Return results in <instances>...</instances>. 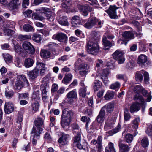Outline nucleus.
<instances>
[{
    "label": "nucleus",
    "mask_w": 152,
    "mask_h": 152,
    "mask_svg": "<svg viewBox=\"0 0 152 152\" xmlns=\"http://www.w3.org/2000/svg\"><path fill=\"white\" fill-rule=\"evenodd\" d=\"M119 147L120 152H128L129 151L130 148L127 145L119 143Z\"/></svg>",
    "instance_id": "nucleus-28"
},
{
    "label": "nucleus",
    "mask_w": 152,
    "mask_h": 152,
    "mask_svg": "<svg viewBox=\"0 0 152 152\" xmlns=\"http://www.w3.org/2000/svg\"><path fill=\"white\" fill-rule=\"evenodd\" d=\"M15 86V89L20 91L23 87V84L21 80H18L16 82Z\"/></svg>",
    "instance_id": "nucleus-42"
},
{
    "label": "nucleus",
    "mask_w": 152,
    "mask_h": 152,
    "mask_svg": "<svg viewBox=\"0 0 152 152\" xmlns=\"http://www.w3.org/2000/svg\"><path fill=\"white\" fill-rule=\"evenodd\" d=\"M52 38L59 41L62 42L63 40L66 39V36L64 34L60 33L53 35L52 37Z\"/></svg>",
    "instance_id": "nucleus-19"
},
{
    "label": "nucleus",
    "mask_w": 152,
    "mask_h": 152,
    "mask_svg": "<svg viewBox=\"0 0 152 152\" xmlns=\"http://www.w3.org/2000/svg\"><path fill=\"white\" fill-rule=\"evenodd\" d=\"M120 84L119 83L116 82L112 84L110 87V88L112 89H118L120 88Z\"/></svg>",
    "instance_id": "nucleus-54"
},
{
    "label": "nucleus",
    "mask_w": 152,
    "mask_h": 152,
    "mask_svg": "<svg viewBox=\"0 0 152 152\" xmlns=\"http://www.w3.org/2000/svg\"><path fill=\"white\" fill-rule=\"evenodd\" d=\"M20 4L19 0H12L9 4V9L10 10L17 9L20 6Z\"/></svg>",
    "instance_id": "nucleus-12"
},
{
    "label": "nucleus",
    "mask_w": 152,
    "mask_h": 152,
    "mask_svg": "<svg viewBox=\"0 0 152 152\" xmlns=\"http://www.w3.org/2000/svg\"><path fill=\"white\" fill-rule=\"evenodd\" d=\"M32 18L33 19L35 20L40 21L43 20L45 19L43 16L37 13H34L32 14Z\"/></svg>",
    "instance_id": "nucleus-41"
},
{
    "label": "nucleus",
    "mask_w": 152,
    "mask_h": 152,
    "mask_svg": "<svg viewBox=\"0 0 152 152\" xmlns=\"http://www.w3.org/2000/svg\"><path fill=\"white\" fill-rule=\"evenodd\" d=\"M36 12L39 11L40 13H43L45 15L47 19L50 22H53L54 20V15L50 11L49 9L42 7L35 10Z\"/></svg>",
    "instance_id": "nucleus-4"
},
{
    "label": "nucleus",
    "mask_w": 152,
    "mask_h": 152,
    "mask_svg": "<svg viewBox=\"0 0 152 152\" xmlns=\"http://www.w3.org/2000/svg\"><path fill=\"white\" fill-rule=\"evenodd\" d=\"M123 37L128 41L133 39L134 37V34L130 31H125L122 34Z\"/></svg>",
    "instance_id": "nucleus-23"
},
{
    "label": "nucleus",
    "mask_w": 152,
    "mask_h": 152,
    "mask_svg": "<svg viewBox=\"0 0 152 152\" xmlns=\"http://www.w3.org/2000/svg\"><path fill=\"white\" fill-rule=\"evenodd\" d=\"M72 78V75L71 74H68L65 75L62 80V82L65 84H67L69 83Z\"/></svg>",
    "instance_id": "nucleus-31"
},
{
    "label": "nucleus",
    "mask_w": 152,
    "mask_h": 152,
    "mask_svg": "<svg viewBox=\"0 0 152 152\" xmlns=\"http://www.w3.org/2000/svg\"><path fill=\"white\" fill-rule=\"evenodd\" d=\"M118 8L115 6L110 5L108 10L106 11L108 14L111 18L115 19L117 16L116 15V10Z\"/></svg>",
    "instance_id": "nucleus-11"
},
{
    "label": "nucleus",
    "mask_w": 152,
    "mask_h": 152,
    "mask_svg": "<svg viewBox=\"0 0 152 152\" xmlns=\"http://www.w3.org/2000/svg\"><path fill=\"white\" fill-rule=\"evenodd\" d=\"M143 72H137L136 73L135 76V79L137 82H141L143 80L142 74Z\"/></svg>",
    "instance_id": "nucleus-35"
},
{
    "label": "nucleus",
    "mask_w": 152,
    "mask_h": 152,
    "mask_svg": "<svg viewBox=\"0 0 152 152\" xmlns=\"http://www.w3.org/2000/svg\"><path fill=\"white\" fill-rule=\"evenodd\" d=\"M23 30L26 32H32L34 31L33 27L30 25L26 24L23 26Z\"/></svg>",
    "instance_id": "nucleus-37"
},
{
    "label": "nucleus",
    "mask_w": 152,
    "mask_h": 152,
    "mask_svg": "<svg viewBox=\"0 0 152 152\" xmlns=\"http://www.w3.org/2000/svg\"><path fill=\"white\" fill-rule=\"evenodd\" d=\"M39 100L35 99V94H34L32 97V103L31 105L32 112L33 114L38 110L39 106Z\"/></svg>",
    "instance_id": "nucleus-13"
},
{
    "label": "nucleus",
    "mask_w": 152,
    "mask_h": 152,
    "mask_svg": "<svg viewBox=\"0 0 152 152\" xmlns=\"http://www.w3.org/2000/svg\"><path fill=\"white\" fill-rule=\"evenodd\" d=\"M67 98L70 99H76L77 97V94L75 90H74L69 92L67 94Z\"/></svg>",
    "instance_id": "nucleus-32"
},
{
    "label": "nucleus",
    "mask_w": 152,
    "mask_h": 152,
    "mask_svg": "<svg viewBox=\"0 0 152 152\" xmlns=\"http://www.w3.org/2000/svg\"><path fill=\"white\" fill-rule=\"evenodd\" d=\"M81 140V135L80 133L77 134V135L74 138L73 144H75L78 142H80Z\"/></svg>",
    "instance_id": "nucleus-58"
},
{
    "label": "nucleus",
    "mask_w": 152,
    "mask_h": 152,
    "mask_svg": "<svg viewBox=\"0 0 152 152\" xmlns=\"http://www.w3.org/2000/svg\"><path fill=\"white\" fill-rule=\"evenodd\" d=\"M14 50L15 52L18 54H20L22 51V48L19 45H15L14 46Z\"/></svg>",
    "instance_id": "nucleus-64"
},
{
    "label": "nucleus",
    "mask_w": 152,
    "mask_h": 152,
    "mask_svg": "<svg viewBox=\"0 0 152 152\" xmlns=\"http://www.w3.org/2000/svg\"><path fill=\"white\" fill-rule=\"evenodd\" d=\"M112 55L114 59L118 60L119 64H122L124 62L125 58L124 54L122 51L118 50L113 53Z\"/></svg>",
    "instance_id": "nucleus-6"
},
{
    "label": "nucleus",
    "mask_w": 152,
    "mask_h": 152,
    "mask_svg": "<svg viewBox=\"0 0 152 152\" xmlns=\"http://www.w3.org/2000/svg\"><path fill=\"white\" fill-rule=\"evenodd\" d=\"M81 121L83 122H86V127L87 129L88 123L90 121V119L89 117L86 116H82L81 118Z\"/></svg>",
    "instance_id": "nucleus-57"
},
{
    "label": "nucleus",
    "mask_w": 152,
    "mask_h": 152,
    "mask_svg": "<svg viewBox=\"0 0 152 152\" xmlns=\"http://www.w3.org/2000/svg\"><path fill=\"white\" fill-rule=\"evenodd\" d=\"M40 56L41 57L45 59H47L50 58L51 59L56 55V51H53L51 52L47 49H42L41 50Z\"/></svg>",
    "instance_id": "nucleus-7"
},
{
    "label": "nucleus",
    "mask_w": 152,
    "mask_h": 152,
    "mask_svg": "<svg viewBox=\"0 0 152 152\" xmlns=\"http://www.w3.org/2000/svg\"><path fill=\"white\" fill-rule=\"evenodd\" d=\"M141 145L144 148H146L148 147L149 144V141L146 137L143 138L141 140Z\"/></svg>",
    "instance_id": "nucleus-40"
},
{
    "label": "nucleus",
    "mask_w": 152,
    "mask_h": 152,
    "mask_svg": "<svg viewBox=\"0 0 152 152\" xmlns=\"http://www.w3.org/2000/svg\"><path fill=\"white\" fill-rule=\"evenodd\" d=\"M108 148H106L105 152H115L113 143L110 142L108 144Z\"/></svg>",
    "instance_id": "nucleus-46"
},
{
    "label": "nucleus",
    "mask_w": 152,
    "mask_h": 152,
    "mask_svg": "<svg viewBox=\"0 0 152 152\" xmlns=\"http://www.w3.org/2000/svg\"><path fill=\"white\" fill-rule=\"evenodd\" d=\"M102 42L104 45V49L105 50L108 49L112 46L114 45V43H111L107 40V38L105 36H103Z\"/></svg>",
    "instance_id": "nucleus-17"
},
{
    "label": "nucleus",
    "mask_w": 152,
    "mask_h": 152,
    "mask_svg": "<svg viewBox=\"0 0 152 152\" xmlns=\"http://www.w3.org/2000/svg\"><path fill=\"white\" fill-rule=\"evenodd\" d=\"M4 110L6 113L10 114L12 113L14 110L13 103L11 102H6L4 106Z\"/></svg>",
    "instance_id": "nucleus-14"
},
{
    "label": "nucleus",
    "mask_w": 152,
    "mask_h": 152,
    "mask_svg": "<svg viewBox=\"0 0 152 152\" xmlns=\"http://www.w3.org/2000/svg\"><path fill=\"white\" fill-rule=\"evenodd\" d=\"M34 63L32 59L28 58L25 60L24 62V66L26 68H29L32 66Z\"/></svg>",
    "instance_id": "nucleus-36"
},
{
    "label": "nucleus",
    "mask_w": 152,
    "mask_h": 152,
    "mask_svg": "<svg viewBox=\"0 0 152 152\" xmlns=\"http://www.w3.org/2000/svg\"><path fill=\"white\" fill-rule=\"evenodd\" d=\"M59 23L62 25L68 26V23L67 21V18L66 16H63L60 18L58 20Z\"/></svg>",
    "instance_id": "nucleus-33"
},
{
    "label": "nucleus",
    "mask_w": 152,
    "mask_h": 152,
    "mask_svg": "<svg viewBox=\"0 0 152 152\" xmlns=\"http://www.w3.org/2000/svg\"><path fill=\"white\" fill-rule=\"evenodd\" d=\"M140 105L137 102L133 103L130 106V111L132 113H134L135 112L138 111L140 110Z\"/></svg>",
    "instance_id": "nucleus-22"
},
{
    "label": "nucleus",
    "mask_w": 152,
    "mask_h": 152,
    "mask_svg": "<svg viewBox=\"0 0 152 152\" xmlns=\"http://www.w3.org/2000/svg\"><path fill=\"white\" fill-rule=\"evenodd\" d=\"M24 50L27 53L33 54L35 52V49L32 44L29 42H25L22 44Z\"/></svg>",
    "instance_id": "nucleus-9"
},
{
    "label": "nucleus",
    "mask_w": 152,
    "mask_h": 152,
    "mask_svg": "<svg viewBox=\"0 0 152 152\" xmlns=\"http://www.w3.org/2000/svg\"><path fill=\"white\" fill-rule=\"evenodd\" d=\"M97 124L94 122H93L90 126V128L89 129H87L88 132L89 133L93 132L97 128Z\"/></svg>",
    "instance_id": "nucleus-47"
},
{
    "label": "nucleus",
    "mask_w": 152,
    "mask_h": 152,
    "mask_svg": "<svg viewBox=\"0 0 152 152\" xmlns=\"http://www.w3.org/2000/svg\"><path fill=\"white\" fill-rule=\"evenodd\" d=\"M102 85V83L98 80H96L94 82L93 87L95 91L99 89Z\"/></svg>",
    "instance_id": "nucleus-43"
},
{
    "label": "nucleus",
    "mask_w": 152,
    "mask_h": 152,
    "mask_svg": "<svg viewBox=\"0 0 152 152\" xmlns=\"http://www.w3.org/2000/svg\"><path fill=\"white\" fill-rule=\"evenodd\" d=\"M92 10V8L90 6L83 7L81 10L82 14L83 16H86L88 15L89 12L91 11Z\"/></svg>",
    "instance_id": "nucleus-27"
},
{
    "label": "nucleus",
    "mask_w": 152,
    "mask_h": 152,
    "mask_svg": "<svg viewBox=\"0 0 152 152\" xmlns=\"http://www.w3.org/2000/svg\"><path fill=\"white\" fill-rule=\"evenodd\" d=\"M114 96V93L113 91H108L104 96V97L106 100H107L113 99Z\"/></svg>",
    "instance_id": "nucleus-44"
},
{
    "label": "nucleus",
    "mask_w": 152,
    "mask_h": 152,
    "mask_svg": "<svg viewBox=\"0 0 152 152\" xmlns=\"http://www.w3.org/2000/svg\"><path fill=\"white\" fill-rule=\"evenodd\" d=\"M69 139V135L63 133L58 140V142L62 145H66L68 144Z\"/></svg>",
    "instance_id": "nucleus-15"
},
{
    "label": "nucleus",
    "mask_w": 152,
    "mask_h": 152,
    "mask_svg": "<svg viewBox=\"0 0 152 152\" xmlns=\"http://www.w3.org/2000/svg\"><path fill=\"white\" fill-rule=\"evenodd\" d=\"M5 94L6 98H10L13 96L14 92L12 90H6L5 91Z\"/></svg>",
    "instance_id": "nucleus-55"
},
{
    "label": "nucleus",
    "mask_w": 152,
    "mask_h": 152,
    "mask_svg": "<svg viewBox=\"0 0 152 152\" xmlns=\"http://www.w3.org/2000/svg\"><path fill=\"white\" fill-rule=\"evenodd\" d=\"M72 22L76 25L80 24V18L78 16H74L72 18Z\"/></svg>",
    "instance_id": "nucleus-53"
},
{
    "label": "nucleus",
    "mask_w": 152,
    "mask_h": 152,
    "mask_svg": "<svg viewBox=\"0 0 152 152\" xmlns=\"http://www.w3.org/2000/svg\"><path fill=\"white\" fill-rule=\"evenodd\" d=\"M32 39L34 41L38 43L41 41L42 37L41 35L39 34L34 33L32 37Z\"/></svg>",
    "instance_id": "nucleus-45"
},
{
    "label": "nucleus",
    "mask_w": 152,
    "mask_h": 152,
    "mask_svg": "<svg viewBox=\"0 0 152 152\" xmlns=\"http://www.w3.org/2000/svg\"><path fill=\"white\" fill-rule=\"evenodd\" d=\"M116 120V117L112 115H110L106 118L104 127L105 130H107L112 128L115 123Z\"/></svg>",
    "instance_id": "nucleus-5"
},
{
    "label": "nucleus",
    "mask_w": 152,
    "mask_h": 152,
    "mask_svg": "<svg viewBox=\"0 0 152 152\" xmlns=\"http://www.w3.org/2000/svg\"><path fill=\"white\" fill-rule=\"evenodd\" d=\"M4 59L6 63H11L12 61V56L8 53H4L3 54Z\"/></svg>",
    "instance_id": "nucleus-34"
},
{
    "label": "nucleus",
    "mask_w": 152,
    "mask_h": 152,
    "mask_svg": "<svg viewBox=\"0 0 152 152\" xmlns=\"http://www.w3.org/2000/svg\"><path fill=\"white\" fill-rule=\"evenodd\" d=\"M39 71L37 69H35L29 72L28 75L30 79L32 80L36 78L39 75Z\"/></svg>",
    "instance_id": "nucleus-20"
},
{
    "label": "nucleus",
    "mask_w": 152,
    "mask_h": 152,
    "mask_svg": "<svg viewBox=\"0 0 152 152\" xmlns=\"http://www.w3.org/2000/svg\"><path fill=\"white\" fill-rule=\"evenodd\" d=\"M73 115L72 111L67 109H64L61 118V124L62 127L65 130L69 128V126L71 121V118Z\"/></svg>",
    "instance_id": "nucleus-1"
},
{
    "label": "nucleus",
    "mask_w": 152,
    "mask_h": 152,
    "mask_svg": "<svg viewBox=\"0 0 152 152\" xmlns=\"http://www.w3.org/2000/svg\"><path fill=\"white\" fill-rule=\"evenodd\" d=\"M79 68L80 70H88L89 69V66L87 64H80Z\"/></svg>",
    "instance_id": "nucleus-61"
},
{
    "label": "nucleus",
    "mask_w": 152,
    "mask_h": 152,
    "mask_svg": "<svg viewBox=\"0 0 152 152\" xmlns=\"http://www.w3.org/2000/svg\"><path fill=\"white\" fill-rule=\"evenodd\" d=\"M144 78V81L146 83H147L149 80V75L148 73L146 72H144L143 74Z\"/></svg>",
    "instance_id": "nucleus-63"
},
{
    "label": "nucleus",
    "mask_w": 152,
    "mask_h": 152,
    "mask_svg": "<svg viewBox=\"0 0 152 152\" xmlns=\"http://www.w3.org/2000/svg\"><path fill=\"white\" fill-rule=\"evenodd\" d=\"M134 91L136 93L135 96V99L139 100L141 104H143L144 102V100L141 94L144 95V93H147V91L144 90L140 86L138 85L135 86Z\"/></svg>",
    "instance_id": "nucleus-3"
},
{
    "label": "nucleus",
    "mask_w": 152,
    "mask_h": 152,
    "mask_svg": "<svg viewBox=\"0 0 152 152\" xmlns=\"http://www.w3.org/2000/svg\"><path fill=\"white\" fill-rule=\"evenodd\" d=\"M146 133L149 136H152V123L151 124L146 131Z\"/></svg>",
    "instance_id": "nucleus-62"
},
{
    "label": "nucleus",
    "mask_w": 152,
    "mask_h": 152,
    "mask_svg": "<svg viewBox=\"0 0 152 152\" xmlns=\"http://www.w3.org/2000/svg\"><path fill=\"white\" fill-rule=\"evenodd\" d=\"M103 65V62L101 59H98L96 62V64L95 69L97 73H99L101 70V67Z\"/></svg>",
    "instance_id": "nucleus-26"
},
{
    "label": "nucleus",
    "mask_w": 152,
    "mask_h": 152,
    "mask_svg": "<svg viewBox=\"0 0 152 152\" xmlns=\"http://www.w3.org/2000/svg\"><path fill=\"white\" fill-rule=\"evenodd\" d=\"M147 57L144 55H141L138 57V63L141 65H144L147 59Z\"/></svg>",
    "instance_id": "nucleus-29"
},
{
    "label": "nucleus",
    "mask_w": 152,
    "mask_h": 152,
    "mask_svg": "<svg viewBox=\"0 0 152 152\" xmlns=\"http://www.w3.org/2000/svg\"><path fill=\"white\" fill-rule=\"evenodd\" d=\"M3 31L5 35L9 36L12 35L15 33L14 31L6 28L4 29Z\"/></svg>",
    "instance_id": "nucleus-52"
},
{
    "label": "nucleus",
    "mask_w": 152,
    "mask_h": 152,
    "mask_svg": "<svg viewBox=\"0 0 152 152\" xmlns=\"http://www.w3.org/2000/svg\"><path fill=\"white\" fill-rule=\"evenodd\" d=\"M58 45L53 42H50L46 45V47L48 48V50L51 52L53 51H56L55 48L57 47Z\"/></svg>",
    "instance_id": "nucleus-38"
},
{
    "label": "nucleus",
    "mask_w": 152,
    "mask_h": 152,
    "mask_svg": "<svg viewBox=\"0 0 152 152\" xmlns=\"http://www.w3.org/2000/svg\"><path fill=\"white\" fill-rule=\"evenodd\" d=\"M86 87L81 88L79 92V95L82 97H85L86 95Z\"/></svg>",
    "instance_id": "nucleus-49"
},
{
    "label": "nucleus",
    "mask_w": 152,
    "mask_h": 152,
    "mask_svg": "<svg viewBox=\"0 0 152 152\" xmlns=\"http://www.w3.org/2000/svg\"><path fill=\"white\" fill-rule=\"evenodd\" d=\"M86 48L87 52L93 55H97L99 51V47L97 42L94 41L93 39L88 42Z\"/></svg>",
    "instance_id": "nucleus-2"
},
{
    "label": "nucleus",
    "mask_w": 152,
    "mask_h": 152,
    "mask_svg": "<svg viewBox=\"0 0 152 152\" xmlns=\"http://www.w3.org/2000/svg\"><path fill=\"white\" fill-rule=\"evenodd\" d=\"M133 138V136L129 134L126 135L125 137V140L128 143H130L132 141Z\"/></svg>",
    "instance_id": "nucleus-51"
},
{
    "label": "nucleus",
    "mask_w": 152,
    "mask_h": 152,
    "mask_svg": "<svg viewBox=\"0 0 152 152\" xmlns=\"http://www.w3.org/2000/svg\"><path fill=\"white\" fill-rule=\"evenodd\" d=\"M124 118L125 121H128L129 120L131 116L127 109H125L124 113Z\"/></svg>",
    "instance_id": "nucleus-50"
},
{
    "label": "nucleus",
    "mask_w": 152,
    "mask_h": 152,
    "mask_svg": "<svg viewBox=\"0 0 152 152\" xmlns=\"http://www.w3.org/2000/svg\"><path fill=\"white\" fill-rule=\"evenodd\" d=\"M23 116L22 115H19L18 117L16 125L18 128L20 129L22 127Z\"/></svg>",
    "instance_id": "nucleus-39"
},
{
    "label": "nucleus",
    "mask_w": 152,
    "mask_h": 152,
    "mask_svg": "<svg viewBox=\"0 0 152 152\" xmlns=\"http://www.w3.org/2000/svg\"><path fill=\"white\" fill-rule=\"evenodd\" d=\"M100 75L102 77L104 76V77H107V76L109 73V70L108 68H106L104 69L101 72V71L99 73Z\"/></svg>",
    "instance_id": "nucleus-48"
},
{
    "label": "nucleus",
    "mask_w": 152,
    "mask_h": 152,
    "mask_svg": "<svg viewBox=\"0 0 152 152\" xmlns=\"http://www.w3.org/2000/svg\"><path fill=\"white\" fill-rule=\"evenodd\" d=\"M102 137L101 136H99L98 137L97 140L95 139H93L91 142V144L93 145H96L97 147L98 150L101 149L102 147Z\"/></svg>",
    "instance_id": "nucleus-18"
},
{
    "label": "nucleus",
    "mask_w": 152,
    "mask_h": 152,
    "mask_svg": "<svg viewBox=\"0 0 152 152\" xmlns=\"http://www.w3.org/2000/svg\"><path fill=\"white\" fill-rule=\"evenodd\" d=\"M40 134H39V133H38V132L36 130L35 128L33 127L31 131V137H33V138L32 144L34 145H36L37 139H39Z\"/></svg>",
    "instance_id": "nucleus-16"
},
{
    "label": "nucleus",
    "mask_w": 152,
    "mask_h": 152,
    "mask_svg": "<svg viewBox=\"0 0 152 152\" xmlns=\"http://www.w3.org/2000/svg\"><path fill=\"white\" fill-rule=\"evenodd\" d=\"M34 124L37 128L38 133L39 134H42L44 128V120L40 117H38L34 121Z\"/></svg>",
    "instance_id": "nucleus-8"
},
{
    "label": "nucleus",
    "mask_w": 152,
    "mask_h": 152,
    "mask_svg": "<svg viewBox=\"0 0 152 152\" xmlns=\"http://www.w3.org/2000/svg\"><path fill=\"white\" fill-rule=\"evenodd\" d=\"M49 88L48 84L46 82H44L41 86L42 95V99L46 100L48 97V90Z\"/></svg>",
    "instance_id": "nucleus-10"
},
{
    "label": "nucleus",
    "mask_w": 152,
    "mask_h": 152,
    "mask_svg": "<svg viewBox=\"0 0 152 152\" xmlns=\"http://www.w3.org/2000/svg\"><path fill=\"white\" fill-rule=\"evenodd\" d=\"M37 65L38 68H41L40 72V75L42 76L43 75L45 74L47 69V68L45 67V64L42 62L37 61Z\"/></svg>",
    "instance_id": "nucleus-21"
},
{
    "label": "nucleus",
    "mask_w": 152,
    "mask_h": 152,
    "mask_svg": "<svg viewBox=\"0 0 152 152\" xmlns=\"http://www.w3.org/2000/svg\"><path fill=\"white\" fill-rule=\"evenodd\" d=\"M104 110H101L96 118L97 121L98 123H102L104 121Z\"/></svg>",
    "instance_id": "nucleus-25"
},
{
    "label": "nucleus",
    "mask_w": 152,
    "mask_h": 152,
    "mask_svg": "<svg viewBox=\"0 0 152 152\" xmlns=\"http://www.w3.org/2000/svg\"><path fill=\"white\" fill-rule=\"evenodd\" d=\"M116 77L118 79H122L126 82L127 80V77L125 75L118 74L116 75Z\"/></svg>",
    "instance_id": "nucleus-59"
},
{
    "label": "nucleus",
    "mask_w": 152,
    "mask_h": 152,
    "mask_svg": "<svg viewBox=\"0 0 152 152\" xmlns=\"http://www.w3.org/2000/svg\"><path fill=\"white\" fill-rule=\"evenodd\" d=\"M92 36L94 37V39L95 40V41H97L99 39V35L98 32L96 31H93L91 33Z\"/></svg>",
    "instance_id": "nucleus-60"
},
{
    "label": "nucleus",
    "mask_w": 152,
    "mask_h": 152,
    "mask_svg": "<svg viewBox=\"0 0 152 152\" xmlns=\"http://www.w3.org/2000/svg\"><path fill=\"white\" fill-rule=\"evenodd\" d=\"M29 94L28 93L19 94L18 97L19 99H28L29 98Z\"/></svg>",
    "instance_id": "nucleus-56"
},
{
    "label": "nucleus",
    "mask_w": 152,
    "mask_h": 152,
    "mask_svg": "<svg viewBox=\"0 0 152 152\" xmlns=\"http://www.w3.org/2000/svg\"><path fill=\"white\" fill-rule=\"evenodd\" d=\"M95 20L94 18L90 19L84 25V26L87 28L90 29L95 25Z\"/></svg>",
    "instance_id": "nucleus-24"
},
{
    "label": "nucleus",
    "mask_w": 152,
    "mask_h": 152,
    "mask_svg": "<svg viewBox=\"0 0 152 152\" xmlns=\"http://www.w3.org/2000/svg\"><path fill=\"white\" fill-rule=\"evenodd\" d=\"M114 108V104H113L109 103L103 107L101 110H104V109H105L107 112L110 113L113 110Z\"/></svg>",
    "instance_id": "nucleus-30"
}]
</instances>
